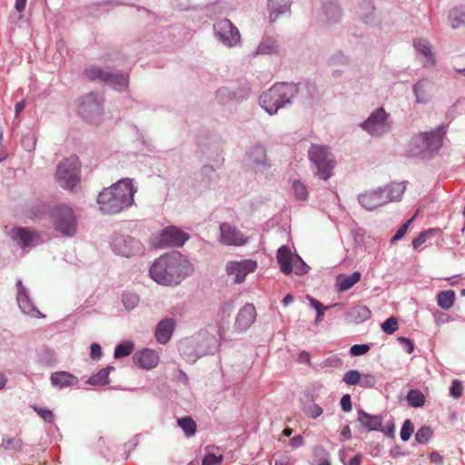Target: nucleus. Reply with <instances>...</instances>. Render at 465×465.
<instances>
[{
    "mask_svg": "<svg viewBox=\"0 0 465 465\" xmlns=\"http://www.w3.org/2000/svg\"><path fill=\"white\" fill-rule=\"evenodd\" d=\"M193 271V264L180 252L161 255L150 267L151 278L166 286L180 284Z\"/></svg>",
    "mask_w": 465,
    "mask_h": 465,
    "instance_id": "obj_1",
    "label": "nucleus"
},
{
    "mask_svg": "<svg viewBox=\"0 0 465 465\" xmlns=\"http://www.w3.org/2000/svg\"><path fill=\"white\" fill-rule=\"evenodd\" d=\"M136 192L132 179H121L99 193V210L104 214H117L134 204Z\"/></svg>",
    "mask_w": 465,
    "mask_h": 465,
    "instance_id": "obj_2",
    "label": "nucleus"
},
{
    "mask_svg": "<svg viewBox=\"0 0 465 465\" xmlns=\"http://www.w3.org/2000/svg\"><path fill=\"white\" fill-rule=\"evenodd\" d=\"M217 349L218 341L216 337L207 331H200L180 345L182 354L191 363L195 362L197 359L203 356L214 354Z\"/></svg>",
    "mask_w": 465,
    "mask_h": 465,
    "instance_id": "obj_3",
    "label": "nucleus"
},
{
    "mask_svg": "<svg viewBox=\"0 0 465 465\" xmlns=\"http://www.w3.org/2000/svg\"><path fill=\"white\" fill-rule=\"evenodd\" d=\"M55 182L64 190L77 193L81 183V163L76 155L62 160L56 167Z\"/></svg>",
    "mask_w": 465,
    "mask_h": 465,
    "instance_id": "obj_4",
    "label": "nucleus"
},
{
    "mask_svg": "<svg viewBox=\"0 0 465 465\" xmlns=\"http://www.w3.org/2000/svg\"><path fill=\"white\" fill-rule=\"evenodd\" d=\"M445 127L440 126L428 133H420L409 142L406 153L411 157L421 156L428 151L437 152L442 147Z\"/></svg>",
    "mask_w": 465,
    "mask_h": 465,
    "instance_id": "obj_5",
    "label": "nucleus"
},
{
    "mask_svg": "<svg viewBox=\"0 0 465 465\" xmlns=\"http://www.w3.org/2000/svg\"><path fill=\"white\" fill-rule=\"evenodd\" d=\"M300 92L297 84L292 83H278L272 85L265 94L263 100V109L272 114L287 104L292 103V99Z\"/></svg>",
    "mask_w": 465,
    "mask_h": 465,
    "instance_id": "obj_6",
    "label": "nucleus"
},
{
    "mask_svg": "<svg viewBox=\"0 0 465 465\" xmlns=\"http://www.w3.org/2000/svg\"><path fill=\"white\" fill-rule=\"evenodd\" d=\"M308 158L312 163L313 174L327 181L333 174L335 161L329 147L313 143L308 150Z\"/></svg>",
    "mask_w": 465,
    "mask_h": 465,
    "instance_id": "obj_7",
    "label": "nucleus"
},
{
    "mask_svg": "<svg viewBox=\"0 0 465 465\" xmlns=\"http://www.w3.org/2000/svg\"><path fill=\"white\" fill-rule=\"evenodd\" d=\"M53 225L64 236L72 237L77 232V219L74 210L65 204L53 208L51 212Z\"/></svg>",
    "mask_w": 465,
    "mask_h": 465,
    "instance_id": "obj_8",
    "label": "nucleus"
},
{
    "mask_svg": "<svg viewBox=\"0 0 465 465\" xmlns=\"http://www.w3.org/2000/svg\"><path fill=\"white\" fill-rule=\"evenodd\" d=\"M277 262L281 272L286 275L293 272L298 276H302L310 270L309 265L297 253L292 252L290 248L285 245L278 249Z\"/></svg>",
    "mask_w": 465,
    "mask_h": 465,
    "instance_id": "obj_9",
    "label": "nucleus"
},
{
    "mask_svg": "<svg viewBox=\"0 0 465 465\" xmlns=\"http://www.w3.org/2000/svg\"><path fill=\"white\" fill-rule=\"evenodd\" d=\"M190 236L180 228L171 225L163 228L158 234L151 239V244L154 248L182 247Z\"/></svg>",
    "mask_w": 465,
    "mask_h": 465,
    "instance_id": "obj_10",
    "label": "nucleus"
},
{
    "mask_svg": "<svg viewBox=\"0 0 465 465\" xmlns=\"http://www.w3.org/2000/svg\"><path fill=\"white\" fill-rule=\"evenodd\" d=\"M104 98L99 94L90 93L79 104V114L91 124H98L103 114Z\"/></svg>",
    "mask_w": 465,
    "mask_h": 465,
    "instance_id": "obj_11",
    "label": "nucleus"
},
{
    "mask_svg": "<svg viewBox=\"0 0 465 465\" xmlns=\"http://www.w3.org/2000/svg\"><path fill=\"white\" fill-rule=\"evenodd\" d=\"M389 114L383 107L375 109L370 116L361 124V127L372 137H381L391 130Z\"/></svg>",
    "mask_w": 465,
    "mask_h": 465,
    "instance_id": "obj_12",
    "label": "nucleus"
},
{
    "mask_svg": "<svg viewBox=\"0 0 465 465\" xmlns=\"http://www.w3.org/2000/svg\"><path fill=\"white\" fill-rule=\"evenodd\" d=\"M215 38L223 45L233 48L241 45L239 29L227 18L221 19L213 24Z\"/></svg>",
    "mask_w": 465,
    "mask_h": 465,
    "instance_id": "obj_13",
    "label": "nucleus"
},
{
    "mask_svg": "<svg viewBox=\"0 0 465 465\" xmlns=\"http://www.w3.org/2000/svg\"><path fill=\"white\" fill-rule=\"evenodd\" d=\"M111 246L114 252L124 257L140 255L144 252L143 243L130 235L114 234Z\"/></svg>",
    "mask_w": 465,
    "mask_h": 465,
    "instance_id": "obj_14",
    "label": "nucleus"
},
{
    "mask_svg": "<svg viewBox=\"0 0 465 465\" xmlns=\"http://www.w3.org/2000/svg\"><path fill=\"white\" fill-rule=\"evenodd\" d=\"M257 268V262L253 260L231 261L226 262L225 271L229 276L232 277L234 283H242L246 276L254 272Z\"/></svg>",
    "mask_w": 465,
    "mask_h": 465,
    "instance_id": "obj_15",
    "label": "nucleus"
},
{
    "mask_svg": "<svg viewBox=\"0 0 465 465\" xmlns=\"http://www.w3.org/2000/svg\"><path fill=\"white\" fill-rule=\"evenodd\" d=\"M219 242L223 245L242 246L248 242V237L235 226L228 223H223L220 225Z\"/></svg>",
    "mask_w": 465,
    "mask_h": 465,
    "instance_id": "obj_16",
    "label": "nucleus"
},
{
    "mask_svg": "<svg viewBox=\"0 0 465 465\" xmlns=\"http://www.w3.org/2000/svg\"><path fill=\"white\" fill-rule=\"evenodd\" d=\"M13 242L20 248H32L40 242V235L30 228H14L10 232Z\"/></svg>",
    "mask_w": 465,
    "mask_h": 465,
    "instance_id": "obj_17",
    "label": "nucleus"
},
{
    "mask_svg": "<svg viewBox=\"0 0 465 465\" xmlns=\"http://www.w3.org/2000/svg\"><path fill=\"white\" fill-rule=\"evenodd\" d=\"M354 12L358 19L367 25H376L380 23L372 0H358Z\"/></svg>",
    "mask_w": 465,
    "mask_h": 465,
    "instance_id": "obj_18",
    "label": "nucleus"
},
{
    "mask_svg": "<svg viewBox=\"0 0 465 465\" xmlns=\"http://www.w3.org/2000/svg\"><path fill=\"white\" fill-rule=\"evenodd\" d=\"M16 300L22 312L35 318H44L45 315L41 313L34 304L31 298L29 297V291L23 285L21 280L16 282Z\"/></svg>",
    "mask_w": 465,
    "mask_h": 465,
    "instance_id": "obj_19",
    "label": "nucleus"
},
{
    "mask_svg": "<svg viewBox=\"0 0 465 465\" xmlns=\"http://www.w3.org/2000/svg\"><path fill=\"white\" fill-rule=\"evenodd\" d=\"M358 201L365 210L372 211L387 203L388 197L384 194L381 188H379L359 194Z\"/></svg>",
    "mask_w": 465,
    "mask_h": 465,
    "instance_id": "obj_20",
    "label": "nucleus"
},
{
    "mask_svg": "<svg viewBox=\"0 0 465 465\" xmlns=\"http://www.w3.org/2000/svg\"><path fill=\"white\" fill-rule=\"evenodd\" d=\"M341 18V9L336 1L323 2L320 14V20L326 25H334Z\"/></svg>",
    "mask_w": 465,
    "mask_h": 465,
    "instance_id": "obj_21",
    "label": "nucleus"
},
{
    "mask_svg": "<svg viewBox=\"0 0 465 465\" xmlns=\"http://www.w3.org/2000/svg\"><path fill=\"white\" fill-rule=\"evenodd\" d=\"M256 310L251 303L245 304L237 313L234 328L239 331H246L256 319Z\"/></svg>",
    "mask_w": 465,
    "mask_h": 465,
    "instance_id": "obj_22",
    "label": "nucleus"
},
{
    "mask_svg": "<svg viewBox=\"0 0 465 465\" xmlns=\"http://www.w3.org/2000/svg\"><path fill=\"white\" fill-rule=\"evenodd\" d=\"M292 0H268V19L270 24H273L277 19L284 15L291 14Z\"/></svg>",
    "mask_w": 465,
    "mask_h": 465,
    "instance_id": "obj_23",
    "label": "nucleus"
},
{
    "mask_svg": "<svg viewBox=\"0 0 465 465\" xmlns=\"http://www.w3.org/2000/svg\"><path fill=\"white\" fill-rule=\"evenodd\" d=\"M174 328L175 321L173 319L165 318L160 321L157 323L154 331L156 341L161 344L167 343L173 336Z\"/></svg>",
    "mask_w": 465,
    "mask_h": 465,
    "instance_id": "obj_24",
    "label": "nucleus"
},
{
    "mask_svg": "<svg viewBox=\"0 0 465 465\" xmlns=\"http://www.w3.org/2000/svg\"><path fill=\"white\" fill-rule=\"evenodd\" d=\"M360 424L364 427L368 431H383L382 422L383 419L381 415H371L365 411L358 410V419Z\"/></svg>",
    "mask_w": 465,
    "mask_h": 465,
    "instance_id": "obj_25",
    "label": "nucleus"
},
{
    "mask_svg": "<svg viewBox=\"0 0 465 465\" xmlns=\"http://www.w3.org/2000/svg\"><path fill=\"white\" fill-rule=\"evenodd\" d=\"M432 87L433 83L428 78L420 79L414 84L412 90L415 94L416 103L422 104L429 103L431 98Z\"/></svg>",
    "mask_w": 465,
    "mask_h": 465,
    "instance_id": "obj_26",
    "label": "nucleus"
},
{
    "mask_svg": "<svg viewBox=\"0 0 465 465\" xmlns=\"http://www.w3.org/2000/svg\"><path fill=\"white\" fill-rule=\"evenodd\" d=\"M134 361L135 364L141 368L150 370L157 365L159 357L154 351L145 349L140 352L135 353L134 356Z\"/></svg>",
    "mask_w": 465,
    "mask_h": 465,
    "instance_id": "obj_27",
    "label": "nucleus"
},
{
    "mask_svg": "<svg viewBox=\"0 0 465 465\" xmlns=\"http://www.w3.org/2000/svg\"><path fill=\"white\" fill-rule=\"evenodd\" d=\"M128 82L129 74L125 72H106L104 84H108L115 90L124 91L127 88Z\"/></svg>",
    "mask_w": 465,
    "mask_h": 465,
    "instance_id": "obj_28",
    "label": "nucleus"
},
{
    "mask_svg": "<svg viewBox=\"0 0 465 465\" xmlns=\"http://www.w3.org/2000/svg\"><path fill=\"white\" fill-rule=\"evenodd\" d=\"M413 45L417 54L424 57L425 60L422 62L424 67H430L435 64L434 54L428 40L423 38L415 39Z\"/></svg>",
    "mask_w": 465,
    "mask_h": 465,
    "instance_id": "obj_29",
    "label": "nucleus"
},
{
    "mask_svg": "<svg viewBox=\"0 0 465 465\" xmlns=\"http://www.w3.org/2000/svg\"><path fill=\"white\" fill-rule=\"evenodd\" d=\"M371 310L362 304H358L351 307L345 314L348 322L352 323H361L371 318Z\"/></svg>",
    "mask_w": 465,
    "mask_h": 465,
    "instance_id": "obj_30",
    "label": "nucleus"
},
{
    "mask_svg": "<svg viewBox=\"0 0 465 465\" xmlns=\"http://www.w3.org/2000/svg\"><path fill=\"white\" fill-rule=\"evenodd\" d=\"M50 381L53 386L58 388L70 387L78 382L76 376L63 371L52 373Z\"/></svg>",
    "mask_w": 465,
    "mask_h": 465,
    "instance_id": "obj_31",
    "label": "nucleus"
},
{
    "mask_svg": "<svg viewBox=\"0 0 465 465\" xmlns=\"http://www.w3.org/2000/svg\"><path fill=\"white\" fill-rule=\"evenodd\" d=\"M361 274L354 272L351 275L339 274L336 278V287L339 292H346L360 282Z\"/></svg>",
    "mask_w": 465,
    "mask_h": 465,
    "instance_id": "obj_32",
    "label": "nucleus"
},
{
    "mask_svg": "<svg viewBox=\"0 0 465 465\" xmlns=\"http://www.w3.org/2000/svg\"><path fill=\"white\" fill-rule=\"evenodd\" d=\"M448 19L450 27L453 29L465 27V5L451 8L449 12Z\"/></svg>",
    "mask_w": 465,
    "mask_h": 465,
    "instance_id": "obj_33",
    "label": "nucleus"
},
{
    "mask_svg": "<svg viewBox=\"0 0 465 465\" xmlns=\"http://www.w3.org/2000/svg\"><path fill=\"white\" fill-rule=\"evenodd\" d=\"M262 148L259 145L254 146L246 152L244 164L246 167L258 171L261 166Z\"/></svg>",
    "mask_w": 465,
    "mask_h": 465,
    "instance_id": "obj_34",
    "label": "nucleus"
},
{
    "mask_svg": "<svg viewBox=\"0 0 465 465\" xmlns=\"http://www.w3.org/2000/svg\"><path fill=\"white\" fill-rule=\"evenodd\" d=\"M273 55L280 62L282 56V47L277 38L268 36L263 39V55Z\"/></svg>",
    "mask_w": 465,
    "mask_h": 465,
    "instance_id": "obj_35",
    "label": "nucleus"
},
{
    "mask_svg": "<svg viewBox=\"0 0 465 465\" xmlns=\"http://www.w3.org/2000/svg\"><path fill=\"white\" fill-rule=\"evenodd\" d=\"M307 298L309 300L310 306L316 311L315 324L317 325L323 321V317L327 310H329L331 307L340 305L339 303H333L329 306H324L321 302L311 296H308Z\"/></svg>",
    "mask_w": 465,
    "mask_h": 465,
    "instance_id": "obj_36",
    "label": "nucleus"
},
{
    "mask_svg": "<svg viewBox=\"0 0 465 465\" xmlns=\"http://www.w3.org/2000/svg\"><path fill=\"white\" fill-rule=\"evenodd\" d=\"M381 190L388 197V203H390L401 199L405 191V185L403 183H394L388 187L381 188Z\"/></svg>",
    "mask_w": 465,
    "mask_h": 465,
    "instance_id": "obj_37",
    "label": "nucleus"
},
{
    "mask_svg": "<svg viewBox=\"0 0 465 465\" xmlns=\"http://www.w3.org/2000/svg\"><path fill=\"white\" fill-rule=\"evenodd\" d=\"M455 299L453 291H442L437 295L438 306L443 310H449L452 307Z\"/></svg>",
    "mask_w": 465,
    "mask_h": 465,
    "instance_id": "obj_38",
    "label": "nucleus"
},
{
    "mask_svg": "<svg viewBox=\"0 0 465 465\" xmlns=\"http://www.w3.org/2000/svg\"><path fill=\"white\" fill-rule=\"evenodd\" d=\"M406 400L409 405L413 408L422 407L425 402V397L420 390H411L406 396Z\"/></svg>",
    "mask_w": 465,
    "mask_h": 465,
    "instance_id": "obj_39",
    "label": "nucleus"
},
{
    "mask_svg": "<svg viewBox=\"0 0 465 465\" xmlns=\"http://www.w3.org/2000/svg\"><path fill=\"white\" fill-rule=\"evenodd\" d=\"M439 228H430L421 232L416 238L412 241V246L414 249H418L421 244L425 243L428 239L433 237L434 235L440 232Z\"/></svg>",
    "mask_w": 465,
    "mask_h": 465,
    "instance_id": "obj_40",
    "label": "nucleus"
},
{
    "mask_svg": "<svg viewBox=\"0 0 465 465\" xmlns=\"http://www.w3.org/2000/svg\"><path fill=\"white\" fill-rule=\"evenodd\" d=\"M106 71L103 70L102 68L98 66H90L89 68L85 69L84 72V76L91 80V81H97L100 83L104 82Z\"/></svg>",
    "mask_w": 465,
    "mask_h": 465,
    "instance_id": "obj_41",
    "label": "nucleus"
},
{
    "mask_svg": "<svg viewBox=\"0 0 465 465\" xmlns=\"http://www.w3.org/2000/svg\"><path fill=\"white\" fill-rule=\"evenodd\" d=\"M177 422L187 437H191L195 434L196 423L191 417L178 419Z\"/></svg>",
    "mask_w": 465,
    "mask_h": 465,
    "instance_id": "obj_42",
    "label": "nucleus"
},
{
    "mask_svg": "<svg viewBox=\"0 0 465 465\" xmlns=\"http://www.w3.org/2000/svg\"><path fill=\"white\" fill-rule=\"evenodd\" d=\"M87 383L90 385H105L109 383L108 369H102L94 375L91 376Z\"/></svg>",
    "mask_w": 465,
    "mask_h": 465,
    "instance_id": "obj_43",
    "label": "nucleus"
},
{
    "mask_svg": "<svg viewBox=\"0 0 465 465\" xmlns=\"http://www.w3.org/2000/svg\"><path fill=\"white\" fill-rule=\"evenodd\" d=\"M313 453L317 465H331V455L325 449L316 447Z\"/></svg>",
    "mask_w": 465,
    "mask_h": 465,
    "instance_id": "obj_44",
    "label": "nucleus"
},
{
    "mask_svg": "<svg viewBox=\"0 0 465 465\" xmlns=\"http://www.w3.org/2000/svg\"><path fill=\"white\" fill-rule=\"evenodd\" d=\"M134 351V344L131 341L122 342L116 346L114 356L116 359L126 357Z\"/></svg>",
    "mask_w": 465,
    "mask_h": 465,
    "instance_id": "obj_45",
    "label": "nucleus"
},
{
    "mask_svg": "<svg viewBox=\"0 0 465 465\" xmlns=\"http://www.w3.org/2000/svg\"><path fill=\"white\" fill-rule=\"evenodd\" d=\"M292 191L298 200H305L308 195L307 187L299 180H294L292 183Z\"/></svg>",
    "mask_w": 465,
    "mask_h": 465,
    "instance_id": "obj_46",
    "label": "nucleus"
},
{
    "mask_svg": "<svg viewBox=\"0 0 465 465\" xmlns=\"http://www.w3.org/2000/svg\"><path fill=\"white\" fill-rule=\"evenodd\" d=\"M350 64L348 56L344 55L341 52L333 54L328 60V64L331 66H345Z\"/></svg>",
    "mask_w": 465,
    "mask_h": 465,
    "instance_id": "obj_47",
    "label": "nucleus"
},
{
    "mask_svg": "<svg viewBox=\"0 0 465 465\" xmlns=\"http://www.w3.org/2000/svg\"><path fill=\"white\" fill-rule=\"evenodd\" d=\"M23 446V441L18 437L3 439L0 445L5 450H19Z\"/></svg>",
    "mask_w": 465,
    "mask_h": 465,
    "instance_id": "obj_48",
    "label": "nucleus"
},
{
    "mask_svg": "<svg viewBox=\"0 0 465 465\" xmlns=\"http://www.w3.org/2000/svg\"><path fill=\"white\" fill-rule=\"evenodd\" d=\"M123 304L126 310H134L139 303V297L134 292H125L123 294Z\"/></svg>",
    "mask_w": 465,
    "mask_h": 465,
    "instance_id": "obj_49",
    "label": "nucleus"
},
{
    "mask_svg": "<svg viewBox=\"0 0 465 465\" xmlns=\"http://www.w3.org/2000/svg\"><path fill=\"white\" fill-rule=\"evenodd\" d=\"M342 381L347 385H360L361 372L357 370H350L343 375Z\"/></svg>",
    "mask_w": 465,
    "mask_h": 465,
    "instance_id": "obj_50",
    "label": "nucleus"
},
{
    "mask_svg": "<svg viewBox=\"0 0 465 465\" xmlns=\"http://www.w3.org/2000/svg\"><path fill=\"white\" fill-rule=\"evenodd\" d=\"M432 436V430L429 426H422L420 428L416 434H415V440L417 442L420 444L427 443L430 437Z\"/></svg>",
    "mask_w": 465,
    "mask_h": 465,
    "instance_id": "obj_51",
    "label": "nucleus"
},
{
    "mask_svg": "<svg viewBox=\"0 0 465 465\" xmlns=\"http://www.w3.org/2000/svg\"><path fill=\"white\" fill-rule=\"evenodd\" d=\"M342 365H343V361L340 357L333 355V356H330L326 360H324L321 363L320 366L322 369H327V368H341Z\"/></svg>",
    "mask_w": 465,
    "mask_h": 465,
    "instance_id": "obj_52",
    "label": "nucleus"
},
{
    "mask_svg": "<svg viewBox=\"0 0 465 465\" xmlns=\"http://www.w3.org/2000/svg\"><path fill=\"white\" fill-rule=\"evenodd\" d=\"M398 329V321L395 317L391 316L385 320L381 324V330L386 334H392Z\"/></svg>",
    "mask_w": 465,
    "mask_h": 465,
    "instance_id": "obj_53",
    "label": "nucleus"
},
{
    "mask_svg": "<svg viewBox=\"0 0 465 465\" xmlns=\"http://www.w3.org/2000/svg\"><path fill=\"white\" fill-rule=\"evenodd\" d=\"M414 426L410 420H406L403 422V425L401 430V439L402 441H407L410 440L411 434L413 433Z\"/></svg>",
    "mask_w": 465,
    "mask_h": 465,
    "instance_id": "obj_54",
    "label": "nucleus"
},
{
    "mask_svg": "<svg viewBox=\"0 0 465 465\" xmlns=\"http://www.w3.org/2000/svg\"><path fill=\"white\" fill-rule=\"evenodd\" d=\"M34 411L46 422L54 423V416L52 411L39 406H33Z\"/></svg>",
    "mask_w": 465,
    "mask_h": 465,
    "instance_id": "obj_55",
    "label": "nucleus"
},
{
    "mask_svg": "<svg viewBox=\"0 0 465 465\" xmlns=\"http://www.w3.org/2000/svg\"><path fill=\"white\" fill-rule=\"evenodd\" d=\"M223 455L216 456L208 450L203 459L202 465H218L223 461Z\"/></svg>",
    "mask_w": 465,
    "mask_h": 465,
    "instance_id": "obj_56",
    "label": "nucleus"
},
{
    "mask_svg": "<svg viewBox=\"0 0 465 465\" xmlns=\"http://www.w3.org/2000/svg\"><path fill=\"white\" fill-rule=\"evenodd\" d=\"M322 412H323L322 408L315 403H312L304 409V413L312 419L318 418L319 416H321L322 414Z\"/></svg>",
    "mask_w": 465,
    "mask_h": 465,
    "instance_id": "obj_57",
    "label": "nucleus"
},
{
    "mask_svg": "<svg viewBox=\"0 0 465 465\" xmlns=\"http://www.w3.org/2000/svg\"><path fill=\"white\" fill-rule=\"evenodd\" d=\"M416 214L414 216H412L411 219H409L406 223H404L399 229L398 231L396 232V233L394 234V236L391 238V242H395L399 240H401L405 234H406V232L410 226V224L412 223V221L414 220Z\"/></svg>",
    "mask_w": 465,
    "mask_h": 465,
    "instance_id": "obj_58",
    "label": "nucleus"
},
{
    "mask_svg": "<svg viewBox=\"0 0 465 465\" xmlns=\"http://www.w3.org/2000/svg\"><path fill=\"white\" fill-rule=\"evenodd\" d=\"M377 383V379L372 374H361V382L360 386L362 388H373Z\"/></svg>",
    "mask_w": 465,
    "mask_h": 465,
    "instance_id": "obj_59",
    "label": "nucleus"
},
{
    "mask_svg": "<svg viewBox=\"0 0 465 465\" xmlns=\"http://www.w3.org/2000/svg\"><path fill=\"white\" fill-rule=\"evenodd\" d=\"M370 351L368 344H354L350 349V353L352 356H361L367 353Z\"/></svg>",
    "mask_w": 465,
    "mask_h": 465,
    "instance_id": "obj_60",
    "label": "nucleus"
},
{
    "mask_svg": "<svg viewBox=\"0 0 465 465\" xmlns=\"http://www.w3.org/2000/svg\"><path fill=\"white\" fill-rule=\"evenodd\" d=\"M450 394L455 399L460 398L461 396L462 385L459 381L455 380L452 381V384L450 388Z\"/></svg>",
    "mask_w": 465,
    "mask_h": 465,
    "instance_id": "obj_61",
    "label": "nucleus"
},
{
    "mask_svg": "<svg viewBox=\"0 0 465 465\" xmlns=\"http://www.w3.org/2000/svg\"><path fill=\"white\" fill-rule=\"evenodd\" d=\"M398 341L401 345V347L405 352L411 353L413 351L414 344L409 338L399 337Z\"/></svg>",
    "mask_w": 465,
    "mask_h": 465,
    "instance_id": "obj_62",
    "label": "nucleus"
},
{
    "mask_svg": "<svg viewBox=\"0 0 465 465\" xmlns=\"http://www.w3.org/2000/svg\"><path fill=\"white\" fill-rule=\"evenodd\" d=\"M22 144L26 151L30 152L34 150L35 141L33 136L26 134L22 137Z\"/></svg>",
    "mask_w": 465,
    "mask_h": 465,
    "instance_id": "obj_63",
    "label": "nucleus"
},
{
    "mask_svg": "<svg viewBox=\"0 0 465 465\" xmlns=\"http://www.w3.org/2000/svg\"><path fill=\"white\" fill-rule=\"evenodd\" d=\"M90 357L93 360H99L102 357V349L98 343H92L90 346Z\"/></svg>",
    "mask_w": 465,
    "mask_h": 465,
    "instance_id": "obj_64",
    "label": "nucleus"
}]
</instances>
